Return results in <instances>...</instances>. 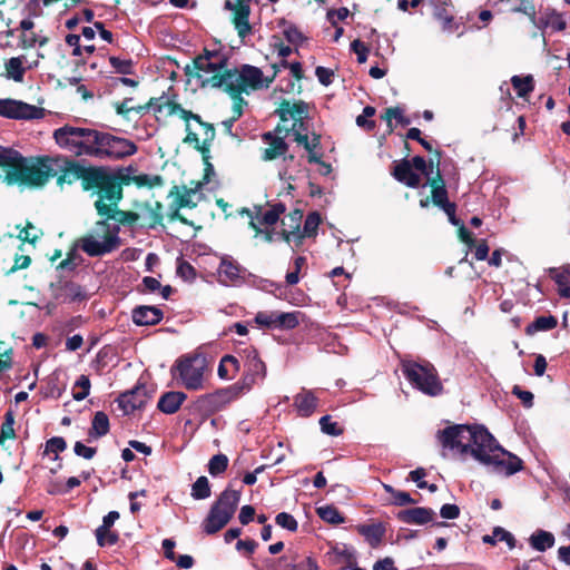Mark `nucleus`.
Returning <instances> with one entry per match:
<instances>
[{
	"instance_id": "obj_20",
	"label": "nucleus",
	"mask_w": 570,
	"mask_h": 570,
	"mask_svg": "<svg viewBox=\"0 0 570 570\" xmlns=\"http://www.w3.org/2000/svg\"><path fill=\"white\" fill-rule=\"evenodd\" d=\"M95 208L99 216L106 219H114L122 225H134L140 219V215L135 212L120 210L117 207L96 202Z\"/></svg>"
},
{
	"instance_id": "obj_29",
	"label": "nucleus",
	"mask_w": 570,
	"mask_h": 570,
	"mask_svg": "<svg viewBox=\"0 0 570 570\" xmlns=\"http://www.w3.org/2000/svg\"><path fill=\"white\" fill-rule=\"evenodd\" d=\"M303 219V212L295 209L282 219V232L283 239L287 243L291 242V236L296 235L299 232L301 222Z\"/></svg>"
},
{
	"instance_id": "obj_50",
	"label": "nucleus",
	"mask_w": 570,
	"mask_h": 570,
	"mask_svg": "<svg viewBox=\"0 0 570 570\" xmlns=\"http://www.w3.org/2000/svg\"><path fill=\"white\" fill-rule=\"evenodd\" d=\"M320 223L321 217L316 212L308 214L304 223L303 235H301L299 238L314 236L316 234Z\"/></svg>"
},
{
	"instance_id": "obj_6",
	"label": "nucleus",
	"mask_w": 570,
	"mask_h": 570,
	"mask_svg": "<svg viewBox=\"0 0 570 570\" xmlns=\"http://www.w3.org/2000/svg\"><path fill=\"white\" fill-rule=\"evenodd\" d=\"M77 243L87 255L91 257L104 256L120 246L118 228L112 229L106 219L98 220Z\"/></svg>"
},
{
	"instance_id": "obj_34",
	"label": "nucleus",
	"mask_w": 570,
	"mask_h": 570,
	"mask_svg": "<svg viewBox=\"0 0 570 570\" xmlns=\"http://www.w3.org/2000/svg\"><path fill=\"white\" fill-rule=\"evenodd\" d=\"M125 185L135 184L137 187L154 188L164 185V178L160 175L140 174L135 176H124Z\"/></svg>"
},
{
	"instance_id": "obj_31",
	"label": "nucleus",
	"mask_w": 570,
	"mask_h": 570,
	"mask_svg": "<svg viewBox=\"0 0 570 570\" xmlns=\"http://www.w3.org/2000/svg\"><path fill=\"white\" fill-rule=\"evenodd\" d=\"M294 405L297 409L299 415L309 416L317 406V397L312 391L303 390L295 396Z\"/></svg>"
},
{
	"instance_id": "obj_5",
	"label": "nucleus",
	"mask_w": 570,
	"mask_h": 570,
	"mask_svg": "<svg viewBox=\"0 0 570 570\" xmlns=\"http://www.w3.org/2000/svg\"><path fill=\"white\" fill-rule=\"evenodd\" d=\"M276 70L272 77H264L263 71L250 65H242L239 68L225 70V80L223 88L230 96H239L268 87L276 76Z\"/></svg>"
},
{
	"instance_id": "obj_57",
	"label": "nucleus",
	"mask_w": 570,
	"mask_h": 570,
	"mask_svg": "<svg viewBox=\"0 0 570 570\" xmlns=\"http://www.w3.org/2000/svg\"><path fill=\"white\" fill-rule=\"evenodd\" d=\"M97 542L99 546H112L117 543L119 537L116 532L107 529L104 533H99V529L96 530Z\"/></svg>"
},
{
	"instance_id": "obj_53",
	"label": "nucleus",
	"mask_w": 570,
	"mask_h": 570,
	"mask_svg": "<svg viewBox=\"0 0 570 570\" xmlns=\"http://www.w3.org/2000/svg\"><path fill=\"white\" fill-rule=\"evenodd\" d=\"M320 425L322 431L328 435L337 436L343 432L337 422L332 421L330 415L322 416L320 420Z\"/></svg>"
},
{
	"instance_id": "obj_1",
	"label": "nucleus",
	"mask_w": 570,
	"mask_h": 570,
	"mask_svg": "<svg viewBox=\"0 0 570 570\" xmlns=\"http://www.w3.org/2000/svg\"><path fill=\"white\" fill-rule=\"evenodd\" d=\"M436 438L443 448V458L448 452L460 456L471 454L481 464L505 476L523 469L522 460L504 450L483 426L453 425L439 431Z\"/></svg>"
},
{
	"instance_id": "obj_26",
	"label": "nucleus",
	"mask_w": 570,
	"mask_h": 570,
	"mask_svg": "<svg viewBox=\"0 0 570 570\" xmlns=\"http://www.w3.org/2000/svg\"><path fill=\"white\" fill-rule=\"evenodd\" d=\"M245 368L244 375L238 384L245 390L249 391L254 384L264 380L266 376V366L262 360L248 364Z\"/></svg>"
},
{
	"instance_id": "obj_27",
	"label": "nucleus",
	"mask_w": 570,
	"mask_h": 570,
	"mask_svg": "<svg viewBox=\"0 0 570 570\" xmlns=\"http://www.w3.org/2000/svg\"><path fill=\"white\" fill-rule=\"evenodd\" d=\"M159 99L150 98L148 102L145 105H132L134 99L132 98H125L121 102L115 104L116 112L120 116H122L126 119H130V112H136L138 115H145L151 107L156 106V102Z\"/></svg>"
},
{
	"instance_id": "obj_9",
	"label": "nucleus",
	"mask_w": 570,
	"mask_h": 570,
	"mask_svg": "<svg viewBox=\"0 0 570 570\" xmlns=\"http://www.w3.org/2000/svg\"><path fill=\"white\" fill-rule=\"evenodd\" d=\"M207 361L202 355L184 356L176 361L171 367L174 379H179L180 384L187 390L203 389L204 374Z\"/></svg>"
},
{
	"instance_id": "obj_19",
	"label": "nucleus",
	"mask_w": 570,
	"mask_h": 570,
	"mask_svg": "<svg viewBox=\"0 0 570 570\" xmlns=\"http://www.w3.org/2000/svg\"><path fill=\"white\" fill-rule=\"evenodd\" d=\"M243 268L233 257L224 256L217 269L218 279L224 285H236L244 279Z\"/></svg>"
},
{
	"instance_id": "obj_22",
	"label": "nucleus",
	"mask_w": 570,
	"mask_h": 570,
	"mask_svg": "<svg viewBox=\"0 0 570 570\" xmlns=\"http://www.w3.org/2000/svg\"><path fill=\"white\" fill-rule=\"evenodd\" d=\"M392 175L396 180L412 188H416L421 184V176L413 171L411 161L407 159L395 163Z\"/></svg>"
},
{
	"instance_id": "obj_37",
	"label": "nucleus",
	"mask_w": 570,
	"mask_h": 570,
	"mask_svg": "<svg viewBox=\"0 0 570 570\" xmlns=\"http://www.w3.org/2000/svg\"><path fill=\"white\" fill-rule=\"evenodd\" d=\"M109 432V419L106 413L99 411L94 415L89 434L94 438H101Z\"/></svg>"
},
{
	"instance_id": "obj_44",
	"label": "nucleus",
	"mask_w": 570,
	"mask_h": 570,
	"mask_svg": "<svg viewBox=\"0 0 570 570\" xmlns=\"http://www.w3.org/2000/svg\"><path fill=\"white\" fill-rule=\"evenodd\" d=\"M191 497L196 500H204L210 497V485L206 476H199L193 484Z\"/></svg>"
},
{
	"instance_id": "obj_42",
	"label": "nucleus",
	"mask_w": 570,
	"mask_h": 570,
	"mask_svg": "<svg viewBox=\"0 0 570 570\" xmlns=\"http://www.w3.org/2000/svg\"><path fill=\"white\" fill-rule=\"evenodd\" d=\"M511 83L518 96L522 98L529 95L534 88L533 77L530 75L525 77L513 76L511 78Z\"/></svg>"
},
{
	"instance_id": "obj_55",
	"label": "nucleus",
	"mask_w": 570,
	"mask_h": 570,
	"mask_svg": "<svg viewBox=\"0 0 570 570\" xmlns=\"http://www.w3.org/2000/svg\"><path fill=\"white\" fill-rule=\"evenodd\" d=\"M275 521H276V523L279 527H282V528H284V529L288 530V531H292V532L296 531L297 527H298L297 521L295 520V518L292 514L287 513V512L278 513L276 515Z\"/></svg>"
},
{
	"instance_id": "obj_60",
	"label": "nucleus",
	"mask_w": 570,
	"mask_h": 570,
	"mask_svg": "<svg viewBox=\"0 0 570 570\" xmlns=\"http://www.w3.org/2000/svg\"><path fill=\"white\" fill-rule=\"evenodd\" d=\"M240 360L244 362V367L248 364L255 363V361L261 360L258 356V352L253 346H248L239 353Z\"/></svg>"
},
{
	"instance_id": "obj_33",
	"label": "nucleus",
	"mask_w": 570,
	"mask_h": 570,
	"mask_svg": "<svg viewBox=\"0 0 570 570\" xmlns=\"http://www.w3.org/2000/svg\"><path fill=\"white\" fill-rule=\"evenodd\" d=\"M240 370L239 360L234 355H225L218 365V376L223 380L233 379Z\"/></svg>"
},
{
	"instance_id": "obj_51",
	"label": "nucleus",
	"mask_w": 570,
	"mask_h": 570,
	"mask_svg": "<svg viewBox=\"0 0 570 570\" xmlns=\"http://www.w3.org/2000/svg\"><path fill=\"white\" fill-rule=\"evenodd\" d=\"M13 424H14V417H13V414L11 412H8L6 414V419H4V422L2 423V426H1V432H0V445L7 440V439H13L16 436V433H14V429H13Z\"/></svg>"
},
{
	"instance_id": "obj_17",
	"label": "nucleus",
	"mask_w": 570,
	"mask_h": 570,
	"mask_svg": "<svg viewBox=\"0 0 570 570\" xmlns=\"http://www.w3.org/2000/svg\"><path fill=\"white\" fill-rule=\"evenodd\" d=\"M276 114L282 121L294 120L292 130H296L297 125L303 126V119L307 116V105L304 101L283 100Z\"/></svg>"
},
{
	"instance_id": "obj_25",
	"label": "nucleus",
	"mask_w": 570,
	"mask_h": 570,
	"mask_svg": "<svg viewBox=\"0 0 570 570\" xmlns=\"http://www.w3.org/2000/svg\"><path fill=\"white\" fill-rule=\"evenodd\" d=\"M356 531L365 538L372 548H377L385 535L386 525L383 522H372L356 525Z\"/></svg>"
},
{
	"instance_id": "obj_61",
	"label": "nucleus",
	"mask_w": 570,
	"mask_h": 570,
	"mask_svg": "<svg viewBox=\"0 0 570 570\" xmlns=\"http://www.w3.org/2000/svg\"><path fill=\"white\" fill-rule=\"evenodd\" d=\"M174 116H178L183 120L186 121V125L189 124V120H195L196 122H200V116L197 114H194L190 110H186L183 108L179 104H177Z\"/></svg>"
},
{
	"instance_id": "obj_3",
	"label": "nucleus",
	"mask_w": 570,
	"mask_h": 570,
	"mask_svg": "<svg viewBox=\"0 0 570 570\" xmlns=\"http://www.w3.org/2000/svg\"><path fill=\"white\" fill-rule=\"evenodd\" d=\"M0 167H8L3 180L9 184H28L30 186H43L51 177L56 176L49 165V158L38 163H28L17 150L1 146Z\"/></svg>"
},
{
	"instance_id": "obj_40",
	"label": "nucleus",
	"mask_w": 570,
	"mask_h": 570,
	"mask_svg": "<svg viewBox=\"0 0 570 570\" xmlns=\"http://www.w3.org/2000/svg\"><path fill=\"white\" fill-rule=\"evenodd\" d=\"M317 515L330 524H340L344 522V517L334 505H324L316 509Z\"/></svg>"
},
{
	"instance_id": "obj_12",
	"label": "nucleus",
	"mask_w": 570,
	"mask_h": 570,
	"mask_svg": "<svg viewBox=\"0 0 570 570\" xmlns=\"http://www.w3.org/2000/svg\"><path fill=\"white\" fill-rule=\"evenodd\" d=\"M43 108L14 99H0V116L11 119H40Z\"/></svg>"
},
{
	"instance_id": "obj_15",
	"label": "nucleus",
	"mask_w": 570,
	"mask_h": 570,
	"mask_svg": "<svg viewBox=\"0 0 570 570\" xmlns=\"http://www.w3.org/2000/svg\"><path fill=\"white\" fill-rule=\"evenodd\" d=\"M150 399L149 392L145 385H137L131 391L122 393L118 399V404L125 414H130L141 409Z\"/></svg>"
},
{
	"instance_id": "obj_21",
	"label": "nucleus",
	"mask_w": 570,
	"mask_h": 570,
	"mask_svg": "<svg viewBox=\"0 0 570 570\" xmlns=\"http://www.w3.org/2000/svg\"><path fill=\"white\" fill-rule=\"evenodd\" d=\"M111 173L105 167H83L81 184L83 189H100V187L107 183Z\"/></svg>"
},
{
	"instance_id": "obj_48",
	"label": "nucleus",
	"mask_w": 570,
	"mask_h": 570,
	"mask_svg": "<svg viewBox=\"0 0 570 570\" xmlns=\"http://www.w3.org/2000/svg\"><path fill=\"white\" fill-rule=\"evenodd\" d=\"M159 100L156 102V106H154V111L157 117H171L174 116L175 108L177 106V102L166 99L164 100L163 97L158 98Z\"/></svg>"
},
{
	"instance_id": "obj_41",
	"label": "nucleus",
	"mask_w": 570,
	"mask_h": 570,
	"mask_svg": "<svg viewBox=\"0 0 570 570\" xmlns=\"http://www.w3.org/2000/svg\"><path fill=\"white\" fill-rule=\"evenodd\" d=\"M558 321L554 316H540L529 324L525 328L527 334L531 335L538 331H549L557 326Z\"/></svg>"
},
{
	"instance_id": "obj_43",
	"label": "nucleus",
	"mask_w": 570,
	"mask_h": 570,
	"mask_svg": "<svg viewBox=\"0 0 570 570\" xmlns=\"http://www.w3.org/2000/svg\"><path fill=\"white\" fill-rule=\"evenodd\" d=\"M485 543L494 544L497 541H505L510 549L514 548V537L502 528H495L492 535L483 537Z\"/></svg>"
},
{
	"instance_id": "obj_24",
	"label": "nucleus",
	"mask_w": 570,
	"mask_h": 570,
	"mask_svg": "<svg viewBox=\"0 0 570 570\" xmlns=\"http://www.w3.org/2000/svg\"><path fill=\"white\" fill-rule=\"evenodd\" d=\"M163 320V312L155 306H137L132 309V321L139 326L156 325Z\"/></svg>"
},
{
	"instance_id": "obj_62",
	"label": "nucleus",
	"mask_w": 570,
	"mask_h": 570,
	"mask_svg": "<svg viewBox=\"0 0 570 570\" xmlns=\"http://www.w3.org/2000/svg\"><path fill=\"white\" fill-rule=\"evenodd\" d=\"M37 45V35L33 31L21 32L19 37V47L30 49Z\"/></svg>"
},
{
	"instance_id": "obj_4",
	"label": "nucleus",
	"mask_w": 570,
	"mask_h": 570,
	"mask_svg": "<svg viewBox=\"0 0 570 570\" xmlns=\"http://www.w3.org/2000/svg\"><path fill=\"white\" fill-rule=\"evenodd\" d=\"M226 69V58L217 51L204 50V53L197 56L191 65L185 67L187 76L199 80L202 87L220 88L224 85Z\"/></svg>"
},
{
	"instance_id": "obj_36",
	"label": "nucleus",
	"mask_w": 570,
	"mask_h": 570,
	"mask_svg": "<svg viewBox=\"0 0 570 570\" xmlns=\"http://www.w3.org/2000/svg\"><path fill=\"white\" fill-rule=\"evenodd\" d=\"M530 544L537 551L543 552L549 548H552L554 544V537L552 533L538 530L535 531L529 539Z\"/></svg>"
},
{
	"instance_id": "obj_39",
	"label": "nucleus",
	"mask_w": 570,
	"mask_h": 570,
	"mask_svg": "<svg viewBox=\"0 0 570 570\" xmlns=\"http://www.w3.org/2000/svg\"><path fill=\"white\" fill-rule=\"evenodd\" d=\"M435 19L441 23L442 30L445 32H453L458 29V23L451 11L445 7H438L434 11Z\"/></svg>"
},
{
	"instance_id": "obj_35",
	"label": "nucleus",
	"mask_w": 570,
	"mask_h": 570,
	"mask_svg": "<svg viewBox=\"0 0 570 570\" xmlns=\"http://www.w3.org/2000/svg\"><path fill=\"white\" fill-rule=\"evenodd\" d=\"M24 60V56L12 57L7 60L4 63L7 78L21 82L26 72V68L23 67Z\"/></svg>"
},
{
	"instance_id": "obj_38",
	"label": "nucleus",
	"mask_w": 570,
	"mask_h": 570,
	"mask_svg": "<svg viewBox=\"0 0 570 570\" xmlns=\"http://www.w3.org/2000/svg\"><path fill=\"white\" fill-rule=\"evenodd\" d=\"M551 277L558 284L559 294L562 297L570 298V271L569 269H552Z\"/></svg>"
},
{
	"instance_id": "obj_52",
	"label": "nucleus",
	"mask_w": 570,
	"mask_h": 570,
	"mask_svg": "<svg viewBox=\"0 0 570 570\" xmlns=\"http://www.w3.org/2000/svg\"><path fill=\"white\" fill-rule=\"evenodd\" d=\"M255 321L261 326L277 328V312H259Z\"/></svg>"
},
{
	"instance_id": "obj_7",
	"label": "nucleus",
	"mask_w": 570,
	"mask_h": 570,
	"mask_svg": "<svg viewBox=\"0 0 570 570\" xmlns=\"http://www.w3.org/2000/svg\"><path fill=\"white\" fill-rule=\"evenodd\" d=\"M240 500V491L225 489L212 504L210 510L202 523L206 534H214L222 530L233 518Z\"/></svg>"
},
{
	"instance_id": "obj_11",
	"label": "nucleus",
	"mask_w": 570,
	"mask_h": 570,
	"mask_svg": "<svg viewBox=\"0 0 570 570\" xmlns=\"http://www.w3.org/2000/svg\"><path fill=\"white\" fill-rule=\"evenodd\" d=\"M283 128L278 125L274 131H268L262 135V140L267 145L262 150V159L264 161H272L282 156H284L285 161H294L295 157L293 155L285 156L288 150V145L285 142L284 137H282Z\"/></svg>"
},
{
	"instance_id": "obj_46",
	"label": "nucleus",
	"mask_w": 570,
	"mask_h": 570,
	"mask_svg": "<svg viewBox=\"0 0 570 570\" xmlns=\"http://www.w3.org/2000/svg\"><path fill=\"white\" fill-rule=\"evenodd\" d=\"M90 380L87 375H80L72 389V396L76 401H81L89 395Z\"/></svg>"
},
{
	"instance_id": "obj_14",
	"label": "nucleus",
	"mask_w": 570,
	"mask_h": 570,
	"mask_svg": "<svg viewBox=\"0 0 570 570\" xmlns=\"http://www.w3.org/2000/svg\"><path fill=\"white\" fill-rule=\"evenodd\" d=\"M199 126L203 129L202 139L199 138L198 134L194 132L190 129V125L187 124L186 131L187 136L185 138V142L194 144L195 148L200 151L203 160H207V158H210V146L212 142L215 139L216 131L212 124L205 122L200 119V122H198Z\"/></svg>"
},
{
	"instance_id": "obj_10",
	"label": "nucleus",
	"mask_w": 570,
	"mask_h": 570,
	"mask_svg": "<svg viewBox=\"0 0 570 570\" xmlns=\"http://www.w3.org/2000/svg\"><path fill=\"white\" fill-rule=\"evenodd\" d=\"M285 205L282 203H277L274 205H269L267 207H255L254 210L242 208L239 210L240 215H246L249 218V226L255 232H262V226L271 227L274 226L281 215L285 213Z\"/></svg>"
},
{
	"instance_id": "obj_64",
	"label": "nucleus",
	"mask_w": 570,
	"mask_h": 570,
	"mask_svg": "<svg viewBox=\"0 0 570 570\" xmlns=\"http://www.w3.org/2000/svg\"><path fill=\"white\" fill-rule=\"evenodd\" d=\"M67 448V443L62 438L55 436L50 439L46 444V450L48 452H62Z\"/></svg>"
},
{
	"instance_id": "obj_28",
	"label": "nucleus",
	"mask_w": 570,
	"mask_h": 570,
	"mask_svg": "<svg viewBox=\"0 0 570 570\" xmlns=\"http://www.w3.org/2000/svg\"><path fill=\"white\" fill-rule=\"evenodd\" d=\"M197 194V188H188L187 186H174L169 191V197H173V203L178 207L194 208L197 206V202L194 197Z\"/></svg>"
},
{
	"instance_id": "obj_45",
	"label": "nucleus",
	"mask_w": 570,
	"mask_h": 570,
	"mask_svg": "<svg viewBox=\"0 0 570 570\" xmlns=\"http://www.w3.org/2000/svg\"><path fill=\"white\" fill-rule=\"evenodd\" d=\"M299 312L283 313L277 312V328L278 330H292L299 323Z\"/></svg>"
},
{
	"instance_id": "obj_58",
	"label": "nucleus",
	"mask_w": 570,
	"mask_h": 570,
	"mask_svg": "<svg viewBox=\"0 0 570 570\" xmlns=\"http://www.w3.org/2000/svg\"><path fill=\"white\" fill-rule=\"evenodd\" d=\"M181 207H178L175 203L171 202L169 205L168 218L170 222L179 220L180 223L189 226H194V223L188 220L185 216L180 214Z\"/></svg>"
},
{
	"instance_id": "obj_32",
	"label": "nucleus",
	"mask_w": 570,
	"mask_h": 570,
	"mask_svg": "<svg viewBox=\"0 0 570 570\" xmlns=\"http://www.w3.org/2000/svg\"><path fill=\"white\" fill-rule=\"evenodd\" d=\"M185 400L186 394L183 392H167L159 399L158 409L164 413L173 414L178 411Z\"/></svg>"
},
{
	"instance_id": "obj_13",
	"label": "nucleus",
	"mask_w": 570,
	"mask_h": 570,
	"mask_svg": "<svg viewBox=\"0 0 570 570\" xmlns=\"http://www.w3.org/2000/svg\"><path fill=\"white\" fill-rule=\"evenodd\" d=\"M250 0H226L225 7L232 11V21L240 38L247 37L252 32L249 24Z\"/></svg>"
},
{
	"instance_id": "obj_16",
	"label": "nucleus",
	"mask_w": 570,
	"mask_h": 570,
	"mask_svg": "<svg viewBox=\"0 0 570 570\" xmlns=\"http://www.w3.org/2000/svg\"><path fill=\"white\" fill-rule=\"evenodd\" d=\"M122 185H125L124 176L118 177L111 174L107 183L98 190L99 198L96 202L117 207L122 198Z\"/></svg>"
},
{
	"instance_id": "obj_23",
	"label": "nucleus",
	"mask_w": 570,
	"mask_h": 570,
	"mask_svg": "<svg viewBox=\"0 0 570 570\" xmlns=\"http://www.w3.org/2000/svg\"><path fill=\"white\" fill-rule=\"evenodd\" d=\"M435 517V512L428 508H412L397 513V519L406 524H426Z\"/></svg>"
},
{
	"instance_id": "obj_49",
	"label": "nucleus",
	"mask_w": 570,
	"mask_h": 570,
	"mask_svg": "<svg viewBox=\"0 0 570 570\" xmlns=\"http://www.w3.org/2000/svg\"><path fill=\"white\" fill-rule=\"evenodd\" d=\"M228 466V458L225 454H216L208 462V471L212 475L223 473Z\"/></svg>"
},
{
	"instance_id": "obj_56",
	"label": "nucleus",
	"mask_w": 570,
	"mask_h": 570,
	"mask_svg": "<svg viewBox=\"0 0 570 570\" xmlns=\"http://www.w3.org/2000/svg\"><path fill=\"white\" fill-rule=\"evenodd\" d=\"M110 65L121 75H130L132 72L131 60H122L117 57L109 58Z\"/></svg>"
},
{
	"instance_id": "obj_18",
	"label": "nucleus",
	"mask_w": 570,
	"mask_h": 570,
	"mask_svg": "<svg viewBox=\"0 0 570 570\" xmlns=\"http://www.w3.org/2000/svg\"><path fill=\"white\" fill-rule=\"evenodd\" d=\"M244 392L246 391L237 382L230 386L207 394L204 400L208 406L217 411L238 399Z\"/></svg>"
},
{
	"instance_id": "obj_2",
	"label": "nucleus",
	"mask_w": 570,
	"mask_h": 570,
	"mask_svg": "<svg viewBox=\"0 0 570 570\" xmlns=\"http://www.w3.org/2000/svg\"><path fill=\"white\" fill-rule=\"evenodd\" d=\"M52 137L61 149L76 157L122 159L137 151V146L131 140L94 128L65 125L57 128Z\"/></svg>"
},
{
	"instance_id": "obj_8",
	"label": "nucleus",
	"mask_w": 570,
	"mask_h": 570,
	"mask_svg": "<svg viewBox=\"0 0 570 570\" xmlns=\"http://www.w3.org/2000/svg\"><path fill=\"white\" fill-rule=\"evenodd\" d=\"M402 372L415 387L428 395H439L443 390L436 370L429 362L421 364L414 361H403Z\"/></svg>"
},
{
	"instance_id": "obj_59",
	"label": "nucleus",
	"mask_w": 570,
	"mask_h": 570,
	"mask_svg": "<svg viewBox=\"0 0 570 570\" xmlns=\"http://www.w3.org/2000/svg\"><path fill=\"white\" fill-rule=\"evenodd\" d=\"M351 49L357 55V61L364 63L367 59L368 48L358 39L351 43Z\"/></svg>"
},
{
	"instance_id": "obj_54",
	"label": "nucleus",
	"mask_w": 570,
	"mask_h": 570,
	"mask_svg": "<svg viewBox=\"0 0 570 570\" xmlns=\"http://www.w3.org/2000/svg\"><path fill=\"white\" fill-rule=\"evenodd\" d=\"M40 236H42V232L36 229L31 223H27L26 227H23L18 235L21 240L29 243H35Z\"/></svg>"
},
{
	"instance_id": "obj_30",
	"label": "nucleus",
	"mask_w": 570,
	"mask_h": 570,
	"mask_svg": "<svg viewBox=\"0 0 570 570\" xmlns=\"http://www.w3.org/2000/svg\"><path fill=\"white\" fill-rule=\"evenodd\" d=\"M83 166L75 160L67 159L65 167L61 169L60 175L57 177V184L62 186L63 184L71 185L77 180H81Z\"/></svg>"
},
{
	"instance_id": "obj_63",
	"label": "nucleus",
	"mask_w": 570,
	"mask_h": 570,
	"mask_svg": "<svg viewBox=\"0 0 570 570\" xmlns=\"http://www.w3.org/2000/svg\"><path fill=\"white\" fill-rule=\"evenodd\" d=\"M73 451L78 456H82L87 460L92 459L97 452L96 448L86 446L79 441L76 442Z\"/></svg>"
},
{
	"instance_id": "obj_47",
	"label": "nucleus",
	"mask_w": 570,
	"mask_h": 570,
	"mask_svg": "<svg viewBox=\"0 0 570 570\" xmlns=\"http://www.w3.org/2000/svg\"><path fill=\"white\" fill-rule=\"evenodd\" d=\"M382 118L387 122L390 130H393L392 120H397L401 125H410V119L403 115V110L399 107H391L385 110Z\"/></svg>"
}]
</instances>
